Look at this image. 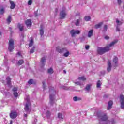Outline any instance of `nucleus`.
Masks as SVG:
<instances>
[{
    "label": "nucleus",
    "instance_id": "obj_1",
    "mask_svg": "<svg viewBox=\"0 0 124 124\" xmlns=\"http://www.w3.org/2000/svg\"><path fill=\"white\" fill-rule=\"evenodd\" d=\"M118 42V40H115L114 41H112L109 44H108L106 47H99L97 48V53L99 55H103L106 52H108V51H110L111 50V48L116 44Z\"/></svg>",
    "mask_w": 124,
    "mask_h": 124
},
{
    "label": "nucleus",
    "instance_id": "obj_2",
    "mask_svg": "<svg viewBox=\"0 0 124 124\" xmlns=\"http://www.w3.org/2000/svg\"><path fill=\"white\" fill-rule=\"evenodd\" d=\"M49 104L50 105H54L55 104V94H56V91L54 89H49Z\"/></svg>",
    "mask_w": 124,
    "mask_h": 124
},
{
    "label": "nucleus",
    "instance_id": "obj_3",
    "mask_svg": "<svg viewBox=\"0 0 124 124\" xmlns=\"http://www.w3.org/2000/svg\"><path fill=\"white\" fill-rule=\"evenodd\" d=\"M56 51L60 54H62V53H63V56L66 58H67V57H68V56H69V55L70 54V53L66 48H62L60 46H58L56 47Z\"/></svg>",
    "mask_w": 124,
    "mask_h": 124
},
{
    "label": "nucleus",
    "instance_id": "obj_4",
    "mask_svg": "<svg viewBox=\"0 0 124 124\" xmlns=\"http://www.w3.org/2000/svg\"><path fill=\"white\" fill-rule=\"evenodd\" d=\"M26 100H27L28 103H26L25 106L24 110L27 114H30L31 113V103L29 102L30 99H29V97H27V98L26 99Z\"/></svg>",
    "mask_w": 124,
    "mask_h": 124
},
{
    "label": "nucleus",
    "instance_id": "obj_5",
    "mask_svg": "<svg viewBox=\"0 0 124 124\" xmlns=\"http://www.w3.org/2000/svg\"><path fill=\"white\" fill-rule=\"evenodd\" d=\"M8 50L10 52H13L14 50V40L13 39L9 41Z\"/></svg>",
    "mask_w": 124,
    "mask_h": 124
},
{
    "label": "nucleus",
    "instance_id": "obj_6",
    "mask_svg": "<svg viewBox=\"0 0 124 124\" xmlns=\"http://www.w3.org/2000/svg\"><path fill=\"white\" fill-rule=\"evenodd\" d=\"M65 10V7H63L62 8V9L60 12V17L61 19H64V18H65V16H66V12Z\"/></svg>",
    "mask_w": 124,
    "mask_h": 124
},
{
    "label": "nucleus",
    "instance_id": "obj_7",
    "mask_svg": "<svg viewBox=\"0 0 124 124\" xmlns=\"http://www.w3.org/2000/svg\"><path fill=\"white\" fill-rule=\"evenodd\" d=\"M81 31L79 30H72L70 31L72 37H74L76 34H80Z\"/></svg>",
    "mask_w": 124,
    "mask_h": 124
},
{
    "label": "nucleus",
    "instance_id": "obj_8",
    "mask_svg": "<svg viewBox=\"0 0 124 124\" xmlns=\"http://www.w3.org/2000/svg\"><path fill=\"white\" fill-rule=\"evenodd\" d=\"M13 94L15 97H18L19 94L18 93V88L14 87L13 89Z\"/></svg>",
    "mask_w": 124,
    "mask_h": 124
},
{
    "label": "nucleus",
    "instance_id": "obj_9",
    "mask_svg": "<svg viewBox=\"0 0 124 124\" xmlns=\"http://www.w3.org/2000/svg\"><path fill=\"white\" fill-rule=\"evenodd\" d=\"M10 117L11 119H14L17 117V112L16 111H11L10 114Z\"/></svg>",
    "mask_w": 124,
    "mask_h": 124
},
{
    "label": "nucleus",
    "instance_id": "obj_10",
    "mask_svg": "<svg viewBox=\"0 0 124 124\" xmlns=\"http://www.w3.org/2000/svg\"><path fill=\"white\" fill-rule=\"evenodd\" d=\"M111 64L112 63L111 62V61L109 60L108 62V68H107V71L108 72H110V71H111V68L112 67Z\"/></svg>",
    "mask_w": 124,
    "mask_h": 124
},
{
    "label": "nucleus",
    "instance_id": "obj_11",
    "mask_svg": "<svg viewBox=\"0 0 124 124\" xmlns=\"http://www.w3.org/2000/svg\"><path fill=\"white\" fill-rule=\"evenodd\" d=\"M9 2L11 4L10 9H14L15 8V6H16L15 3H14V2H13V1H12L11 0H9Z\"/></svg>",
    "mask_w": 124,
    "mask_h": 124
},
{
    "label": "nucleus",
    "instance_id": "obj_12",
    "mask_svg": "<svg viewBox=\"0 0 124 124\" xmlns=\"http://www.w3.org/2000/svg\"><path fill=\"white\" fill-rule=\"evenodd\" d=\"M25 24L27 26V27H31V20L30 19H27L25 21Z\"/></svg>",
    "mask_w": 124,
    "mask_h": 124
},
{
    "label": "nucleus",
    "instance_id": "obj_13",
    "mask_svg": "<svg viewBox=\"0 0 124 124\" xmlns=\"http://www.w3.org/2000/svg\"><path fill=\"white\" fill-rule=\"evenodd\" d=\"M75 84H76V85L80 86V88H83L84 87V85H85V83H84V82H75Z\"/></svg>",
    "mask_w": 124,
    "mask_h": 124
},
{
    "label": "nucleus",
    "instance_id": "obj_14",
    "mask_svg": "<svg viewBox=\"0 0 124 124\" xmlns=\"http://www.w3.org/2000/svg\"><path fill=\"white\" fill-rule=\"evenodd\" d=\"M92 87V84H87L85 87V90L87 92H89L90 90H91V88Z\"/></svg>",
    "mask_w": 124,
    "mask_h": 124
},
{
    "label": "nucleus",
    "instance_id": "obj_15",
    "mask_svg": "<svg viewBox=\"0 0 124 124\" xmlns=\"http://www.w3.org/2000/svg\"><path fill=\"white\" fill-rule=\"evenodd\" d=\"M112 105H113V101H109L108 102V110H110L112 108Z\"/></svg>",
    "mask_w": 124,
    "mask_h": 124
},
{
    "label": "nucleus",
    "instance_id": "obj_16",
    "mask_svg": "<svg viewBox=\"0 0 124 124\" xmlns=\"http://www.w3.org/2000/svg\"><path fill=\"white\" fill-rule=\"evenodd\" d=\"M45 57H43L41 60V64L42 66H44L45 65V64L44 63L45 62Z\"/></svg>",
    "mask_w": 124,
    "mask_h": 124
},
{
    "label": "nucleus",
    "instance_id": "obj_17",
    "mask_svg": "<svg viewBox=\"0 0 124 124\" xmlns=\"http://www.w3.org/2000/svg\"><path fill=\"white\" fill-rule=\"evenodd\" d=\"M116 23L117 24V26H121L123 24V21L119 20L118 19H116Z\"/></svg>",
    "mask_w": 124,
    "mask_h": 124
},
{
    "label": "nucleus",
    "instance_id": "obj_18",
    "mask_svg": "<svg viewBox=\"0 0 124 124\" xmlns=\"http://www.w3.org/2000/svg\"><path fill=\"white\" fill-rule=\"evenodd\" d=\"M93 30L89 31L88 32V37H92V36H93Z\"/></svg>",
    "mask_w": 124,
    "mask_h": 124
},
{
    "label": "nucleus",
    "instance_id": "obj_19",
    "mask_svg": "<svg viewBox=\"0 0 124 124\" xmlns=\"http://www.w3.org/2000/svg\"><path fill=\"white\" fill-rule=\"evenodd\" d=\"M6 79L7 81V85H8V86H9L11 82V78H10L9 77H7Z\"/></svg>",
    "mask_w": 124,
    "mask_h": 124
},
{
    "label": "nucleus",
    "instance_id": "obj_20",
    "mask_svg": "<svg viewBox=\"0 0 124 124\" xmlns=\"http://www.w3.org/2000/svg\"><path fill=\"white\" fill-rule=\"evenodd\" d=\"M74 101H79L80 100H82V98L79 97H74L73 98Z\"/></svg>",
    "mask_w": 124,
    "mask_h": 124
},
{
    "label": "nucleus",
    "instance_id": "obj_21",
    "mask_svg": "<svg viewBox=\"0 0 124 124\" xmlns=\"http://www.w3.org/2000/svg\"><path fill=\"white\" fill-rule=\"evenodd\" d=\"M40 34L41 36L44 34V31L43 30V27L42 26H41V29L40 30Z\"/></svg>",
    "mask_w": 124,
    "mask_h": 124
},
{
    "label": "nucleus",
    "instance_id": "obj_22",
    "mask_svg": "<svg viewBox=\"0 0 124 124\" xmlns=\"http://www.w3.org/2000/svg\"><path fill=\"white\" fill-rule=\"evenodd\" d=\"M113 62L115 63V66L118 64V57L115 56L113 58Z\"/></svg>",
    "mask_w": 124,
    "mask_h": 124
},
{
    "label": "nucleus",
    "instance_id": "obj_23",
    "mask_svg": "<svg viewBox=\"0 0 124 124\" xmlns=\"http://www.w3.org/2000/svg\"><path fill=\"white\" fill-rule=\"evenodd\" d=\"M18 28H19V29L21 31H23V30H24V26L23 25V24H18Z\"/></svg>",
    "mask_w": 124,
    "mask_h": 124
},
{
    "label": "nucleus",
    "instance_id": "obj_24",
    "mask_svg": "<svg viewBox=\"0 0 124 124\" xmlns=\"http://www.w3.org/2000/svg\"><path fill=\"white\" fill-rule=\"evenodd\" d=\"M102 24H103V23H102V22H100L99 24L95 25V29H99V28L101 26H102Z\"/></svg>",
    "mask_w": 124,
    "mask_h": 124
},
{
    "label": "nucleus",
    "instance_id": "obj_25",
    "mask_svg": "<svg viewBox=\"0 0 124 124\" xmlns=\"http://www.w3.org/2000/svg\"><path fill=\"white\" fill-rule=\"evenodd\" d=\"M79 81H86V78L85 77H80L78 78Z\"/></svg>",
    "mask_w": 124,
    "mask_h": 124
},
{
    "label": "nucleus",
    "instance_id": "obj_26",
    "mask_svg": "<svg viewBox=\"0 0 124 124\" xmlns=\"http://www.w3.org/2000/svg\"><path fill=\"white\" fill-rule=\"evenodd\" d=\"M7 22L8 24L11 23V16H8V17L7 19Z\"/></svg>",
    "mask_w": 124,
    "mask_h": 124
},
{
    "label": "nucleus",
    "instance_id": "obj_27",
    "mask_svg": "<svg viewBox=\"0 0 124 124\" xmlns=\"http://www.w3.org/2000/svg\"><path fill=\"white\" fill-rule=\"evenodd\" d=\"M32 45H33V40H32V39H31V40H30V43L29 44V47H31Z\"/></svg>",
    "mask_w": 124,
    "mask_h": 124
},
{
    "label": "nucleus",
    "instance_id": "obj_28",
    "mask_svg": "<svg viewBox=\"0 0 124 124\" xmlns=\"http://www.w3.org/2000/svg\"><path fill=\"white\" fill-rule=\"evenodd\" d=\"M48 73L50 74H52L54 73V70L52 68H50L48 70Z\"/></svg>",
    "mask_w": 124,
    "mask_h": 124
},
{
    "label": "nucleus",
    "instance_id": "obj_29",
    "mask_svg": "<svg viewBox=\"0 0 124 124\" xmlns=\"http://www.w3.org/2000/svg\"><path fill=\"white\" fill-rule=\"evenodd\" d=\"M100 86H101V82L100 81V80H98L97 82L96 87L97 88H100Z\"/></svg>",
    "mask_w": 124,
    "mask_h": 124
},
{
    "label": "nucleus",
    "instance_id": "obj_30",
    "mask_svg": "<svg viewBox=\"0 0 124 124\" xmlns=\"http://www.w3.org/2000/svg\"><path fill=\"white\" fill-rule=\"evenodd\" d=\"M4 13V8H0V14L2 15Z\"/></svg>",
    "mask_w": 124,
    "mask_h": 124
},
{
    "label": "nucleus",
    "instance_id": "obj_31",
    "mask_svg": "<svg viewBox=\"0 0 124 124\" xmlns=\"http://www.w3.org/2000/svg\"><path fill=\"white\" fill-rule=\"evenodd\" d=\"M120 102H124V95H121L120 97Z\"/></svg>",
    "mask_w": 124,
    "mask_h": 124
},
{
    "label": "nucleus",
    "instance_id": "obj_32",
    "mask_svg": "<svg viewBox=\"0 0 124 124\" xmlns=\"http://www.w3.org/2000/svg\"><path fill=\"white\" fill-rule=\"evenodd\" d=\"M24 63V60H21L18 61V65H22V64Z\"/></svg>",
    "mask_w": 124,
    "mask_h": 124
},
{
    "label": "nucleus",
    "instance_id": "obj_33",
    "mask_svg": "<svg viewBox=\"0 0 124 124\" xmlns=\"http://www.w3.org/2000/svg\"><path fill=\"white\" fill-rule=\"evenodd\" d=\"M85 21H90L91 20V17L87 16H85L84 18Z\"/></svg>",
    "mask_w": 124,
    "mask_h": 124
},
{
    "label": "nucleus",
    "instance_id": "obj_34",
    "mask_svg": "<svg viewBox=\"0 0 124 124\" xmlns=\"http://www.w3.org/2000/svg\"><path fill=\"white\" fill-rule=\"evenodd\" d=\"M58 118H59V119L62 120V115L61 113H58Z\"/></svg>",
    "mask_w": 124,
    "mask_h": 124
},
{
    "label": "nucleus",
    "instance_id": "obj_35",
    "mask_svg": "<svg viewBox=\"0 0 124 124\" xmlns=\"http://www.w3.org/2000/svg\"><path fill=\"white\" fill-rule=\"evenodd\" d=\"M28 84L29 85H31V84H33V79H30L28 81Z\"/></svg>",
    "mask_w": 124,
    "mask_h": 124
},
{
    "label": "nucleus",
    "instance_id": "obj_36",
    "mask_svg": "<svg viewBox=\"0 0 124 124\" xmlns=\"http://www.w3.org/2000/svg\"><path fill=\"white\" fill-rule=\"evenodd\" d=\"M121 102V107L122 109H124V102Z\"/></svg>",
    "mask_w": 124,
    "mask_h": 124
},
{
    "label": "nucleus",
    "instance_id": "obj_37",
    "mask_svg": "<svg viewBox=\"0 0 124 124\" xmlns=\"http://www.w3.org/2000/svg\"><path fill=\"white\" fill-rule=\"evenodd\" d=\"M108 26L107 25H105L104 26V29L103 30V31H107Z\"/></svg>",
    "mask_w": 124,
    "mask_h": 124
},
{
    "label": "nucleus",
    "instance_id": "obj_38",
    "mask_svg": "<svg viewBox=\"0 0 124 124\" xmlns=\"http://www.w3.org/2000/svg\"><path fill=\"white\" fill-rule=\"evenodd\" d=\"M28 5H31V4H32V0H30L28 2Z\"/></svg>",
    "mask_w": 124,
    "mask_h": 124
},
{
    "label": "nucleus",
    "instance_id": "obj_39",
    "mask_svg": "<svg viewBox=\"0 0 124 124\" xmlns=\"http://www.w3.org/2000/svg\"><path fill=\"white\" fill-rule=\"evenodd\" d=\"M79 23H80V20L78 19L76 22V26H79Z\"/></svg>",
    "mask_w": 124,
    "mask_h": 124
},
{
    "label": "nucleus",
    "instance_id": "obj_40",
    "mask_svg": "<svg viewBox=\"0 0 124 124\" xmlns=\"http://www.w3.org/2000/svg\"><path fill=\"white\" fill-rule=\"evenodd\" d=\"M34 52V47H33L30 50V53L32 54Z\"/></svg>",
    "mask_w": 124,
    "mask_h": 124
},
{
    "label": "nucleus",
    "instance_id": "obj_41",
    "mask_svg": "<svg viewBox=\"0 0 124 124\" xmlns=\"http://www.w3.org/2000/svg\"><path fill=\"white\" fill-rule=\"evenodd\" d=\"M51 115V113L50 112V111H47L46 112V116L47 117H49V116Z\"/></svg>",
    "mask_w": 124,
    "mask_h": 124
},
{
    "label": "nucleus",
    "instance_id": "obj_42",
    "mask_svg": "<svg viewBox=\"0 0 124 124\" xmlns=\"http://www.w3.org/2000/svg\"><path fill=\"white\" fill-rule=\"evenodd\" d=\"M116 31H120V27H119V26H117L116 27Z\"/></svg>",
    "mask_w": 124,
    "mask_h": 124
},
{
    "label": "nucleus",
    "instance_id": "obj_43",
    "mask_svg": "<svg viewBox=\"0 0 124 124\" xmlns=\"http://www.w3.org/2000/svg\"><path fill=\"white\" fill-rule=\"evenodd\" d=\"M89 48H90V46H88V45L85 46V49L86 50H89Z\"/></svg>",
    "mask_w": 124,
    "mask_h": 124
},
{
    "label": "nucleus",
    "instance_id": "obj_44",
    "mask_svg": "<svg viewBox=\"0 0 124 124\" xmlns=\"http://www.w3.org/2000/svg\"><path fill=\"white\" fill-rule=\"evenodd\" d=\"M43 88L44 90V89H45V82L44 81H43Z\"/></svg>",
    "mask_w": 124,
    "mask_h": 124
},
{
    "label": "nucleus",
    "instance_id": "obj_45",
    "mask_svg": "<svg viewBox=\"0 0 124 124\" xmlns=\"http://www.w3.org/2000/svg\"><path fill=\"white\" fill-rule=\"evenodd\" d=\"M118 4H121L122 3V0H117Z\"/></svg>",
    "mask_w": 124,
    "mask_h": 124
},
{
    "label": "nucleus",
    "instance_id": "obj_46",
    "mask_svg": "<svg viewBox=\"0 0 124 124\" xmlns=\"http://www.w3.org/2000/svg\"><path fill=\"white\" fill-rule=\"evenodd\" d=\"M109 38H110V37H109V36H106L105 37V39H106L107 40H108V39H109Z\"/></svg>",
    "mask_w": 124,
    "mask_h": 124
},
{
    "label": "nucleus",
    "instance_id": "obj_47",
    "mask_svg": "<svg viewBox=\"0 0 124 124\" xmlns=\"http://www.w3.org/2000/svg\"><path fill=\"white\" fill-rule=\"evenodd\" d=\"M34 15L35 17H37V11L34 12Z\"/></svg>",
    "mask_w": 124,
    "mask_h": 124
},
{
    "label": "nucleus",
    "instance_id": "obj_48",
    "mask_svg": "<svg viewBox=\"0 0 124 124\" xmlns=\"http://www.w3.org/2000/svg\"><path fill=\"white\" fill-rule=\"evenodd\" d=\"M110 123L111 124H115V121L114 120V119L111 120Z\"/></svg>",
    "mask_w": 124,
    "mask_h": 124
},
{
    "label": "nucleus",
    "instance_id": "obj_49",
    "mask_svg": "<svg viewBox=\"0 0 124 124\" xmlns=\"http://www.w3.org/2000/svg\"><path fill=\"white\" fill-rule=\"evenodd\" d=\"M24 117L26 118L28 117V115L27 114L24 113Z\"/></svg>",
    "mask_w": 124,
    "mask_h": 124
},
{
    "label": "nucleus",
    "instance_id": "obj_50",
    "mask_svg": "<svg viewBox=\"0 0 124 124\" xmlns=\"http://www.w3.org/2000/svg\"><path fill=\"white\" fill-rule=\"evenodd\" d=\"M17 55H18V56H21V53H20V52H18V53H17Z\"/></svg>",
    "mask_w": 124,
    "mask_h": 124
},
{
    "label": "nucleus",
    "instance_id": "obj_51",
    "mask_svg": "<svg viewBox=\"0 0 124 124\" xmlns=\"http://www.w3.org/2000/svg\"><path fill=\"white\" fill-rule=\"evenodd\" d=\"M63 73L66 74V71H65V70H63Z\"/></svg>",
    "mask_w": 124,
    "mask_h": 124
},
{
    "label": "nucleus",
    "instance_id": "obj_52",
    "mask_svg": "<svg viewBox=\"0 0 124 124\" xmlns=\"http://www.w3.org/2000/svg\"><path fill=\"white\" fill-rule=\"evenodd\" d=\"M55 12H58V9H55Z\"/></svg>",
    "mask_w": 124,
    "mask_h": 124
},
{
    "label": "nucleus",
    "instance_id": "obj_53",
    "mask_svg": "<svg viewBox=\"0 0 124 124\" xmlns=\"http://www.w3.org/2000/svg\"><path fill=\"white\" fill-rule=\"evenodd\" d=\"M10 124H12V121H10Z\"/></svg>",
    "mask_w": 124,
    "mask_h": 124
},
{
    "label": "nucleus",
    "instance_id": "obj_54",
    "mask_svg": "<svg viewBox=\"0 0 124 124\" xmlns=\"http://www.w3.org/2000/svg\"><path fill=\"white\" fill-rule=\"evenodd\" d=\"M107 123H108V124H110V121H108Z\"/></svg>",
    "mask_w": 124,
    "mask_h": 124
},
{
    "label": "nucleus",
    "instance_id": "obj_55",
    "mask_svg": "<svg viewBox=\"0 0 124 124\" xmlns=\"http://www.w3.org/2000/svg\"><path fill=\"white\" fill-rule=\"evenodd\" d=\"M0 35H1V33L0 32Z\"/></svg>",
    "mask_w": 124,
    "mask_h": 124
},
{
    "label": "nucleus",
    "instance_id": "obj_56",
    "mask_svg": "<svg viewBox=\"0 0 124 124\" xmlns=\"http://www.w3.org/2000/svg\"><path fill=\"white\" fill-rule=\"evenodd\" d=\"M9 29H10V30H11V28H9Z\"/></svg>",
    "mask_w": 124,
    "mask_h": 124
}]
</instances>
